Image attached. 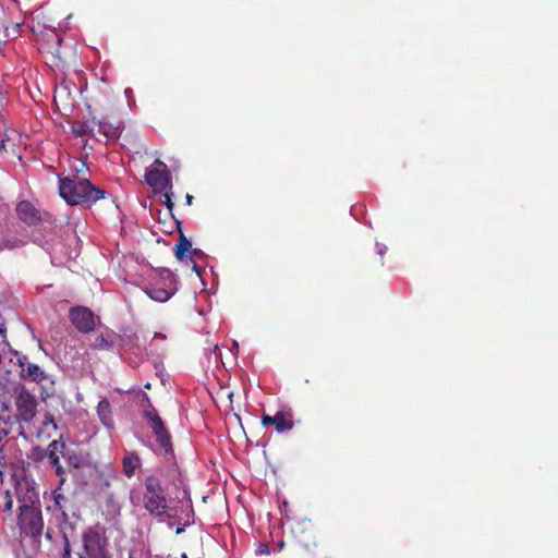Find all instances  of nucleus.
<instances>
[{"label":"nucleus","instance_id":"6e6552de","mask_svg":"<svg viewBox=\"0 0 558 558\" xmlns=\"http://www.w3.org/2000/svg\"><path fill=\"white\" fill-rule=\"evenodd\" d=\"M15 213L20 221L28 227H36L43 220H49L50 215L41 211L32 202L23 199L16 204Z\"/></svg>","mask_w":558,"mask_h":558},{"label":"nucleus","instance_id":"39448f33","mask_svg":"<svg viewBox=\"0 0 558 558\" xmlns=\"http://www.w3.org/2000/svg\"><path fill=\"white\" fill-rule=\"evenodd\" d=\"M37 399L26 389L21 391L15 397L16 414L14 415H0V421L5 425H14L16 423H31L37 413Z\"/></svg>","mask_w":558,"mask_h":558},{"label":"nucleus","instance_id":"72a5a7b5","mask_svg":"<svg viewBox=\"0 0 558 558\" xmlns=\"http://www.w3.org/2000/svg\"><path fill=\"white\" fill-rule=\"evenodd\" d=\"M5 247H9L8 245H4L2 241L0 240V252L4 250Z\"/></svg>","mask_w":558,"mask_h":558},{"label":"nucleus","instance_id":"4468645a","mask_svg":"<svg viewBox=\"0 0 558 558\" xmlns=\"http://www.w3.org/2000/svg\"><path fill=\"white\" fill-rule=\"evenodd\" d=\"M145 293L151 300L163 303L172 296L173 290L170 287L165 288V287H159L156 283H151L146 287Z\"/></svg>","mask_w":558,"mask_h":558},{"label":"nucleus","instance_id":"ea45409f","mask_svg":"<svg viewBox=\"0 0 558 558\" xmlns=\"http://www.w3.org/2000/svg\"><path fill=\"white\" fill-rule=\"evenodd\" d=\"M181 558H187V555L186 554H182Z\"/></svg>","mask_w":558,"mask_h":558},{"label":"nucleus","instance_id":"393cba45","mask_svg":"<svg viewBox=\"0 0 558 558\" xmlns=\"http://www.w3.org/2000/svg\"><path fill=\"white\" fill-rule=\"evenodd\" d=\"M5 498H7V501L4 504V511H9V510L12 509V504H13V501H12V499L10 497L9 492L5 493Z\"/></svg>","mask_w":558,"mask_h":558},{"label":"nucleus","instance_id":"c9c22d12","mask_svg":"<svg viewBox=\"0 0 558 558\" xmlns=\"http://www.w3.org/2000/svg\"><path fill=\"white\" fill-rule=\"evenodd\" d=\"M264 548H260V553L268 551L267 545H263Z\"/></svg>","mask_w":558,"mask_h":558},{"label":"nucleus","instance_id":"7ed1b4c3","mask_svg":"<svg viewBox=\"0 0 558 558\" xmlns=\"http://www.w3.org/2000/svg\"><path fill=\"white\" fill-rule=\"evenodd\" d=\"M143 399L146 402V409L143 411V417L147 421V424L155 435L160 452L165 456L172 454L173 446L171 435L167 429L165 422L160 417L158 411L151 404V401L146 393L143 395Z\"/></svg>","mask_w":558,"mask_h":558},{"label":"nucleus","instance_id":"bb28decb","mask_svg":"<svg viewBox=\"0 0 558 558\" xmlns=\"http://www.w3.org/2000/svg\"><path fill=\"white\" fill-rule=\"evenodd\" d=\"M3 414V415H11L10 414V407L8 403H2L1 407H0V415Z\"/></svg>","mask_w":558,"mask_h":558},{"label":"nucleus","instance_id":"412c9836","mask_svg":"<svg viewBox=\"0 0 558 558\" xmlns=\"http://www.w3.org/2000/svg\"><path fill=\"white\" fill-rule=\"evenodd\" d=\"M68 501V498L64 497L62 494L54 492V504L58 506V508L61 510L62 515L66 518V513L64 510V502Z\"/></svg>","mask_w":558,"mask_h":558},{"label":"nucleus","instance_id":"b1692460","mask_svg":"<svg viewBox=\"0 0 558 558\" xmlns=\"http://www.w3.org/2000/svg\"><path fill=\"white\" fill-rule=\"evenodd\" d=\"M98 345L100 348H105V349H108L109 348V343L108 341L104 338V336H99L97 339H96Z\"/></svg>","mask_w":558,"mask_h":558},{"label":"nucleus","instance_id":"6ab92c4d","mask_svg":"<svg viewBox=\"0 0 558 558\" xmlns=\"http://www.w3.org/2000/svg\"><path fill=\"white\" fill-rule=\"evenodd\" d=\"M64 444L59 442L58 440H52L48 446V457L52 466L56 468V472L58 475L63 473V470L59 463L58 451L60 448H63Z\"/></svg>","mask_w":558,"mask_h":558},{"label":"nucleus","instance_id":"e433bc0d","mask_svg":"<svg viewBox=\"0 0 558 558\" xmlns=\"http://www.w3.org/2000/svg\"><path fill=\"white\" fill-rule=\"evenodd\" d=\"M167 278L172 282L173 278H172V275L170 272H168V277Z\"/></svg>","mask_w":558,"mask_h":558},{"label":"nucleus","instance_id":"5701e85b","mask_svg":"<svg viewBox=\"0 0 558 558\" xmlns=\"http://www.w3.org/2000/svg\"><path fill=\"white\" fill-rule=\"evenodd\" d=\"M46 456V450L40 447H35L32 452V458L35 460H41Z\"/></svg>","mask_w":558,"mask_h":558},{"label":"nucleus","instance_id":"4c0bfd02","mask_svg":"<svg viewBox=\"0 0 558 558\" xmlns=\"http://www.w3.org/2000/svg\"><path fill=\"white\" fill-rule=\"evenodd\" d=\"M193 269L198 272L196 264L193 265Z\"/></svg>","mask_w":558,"mask_h":558},{"label":"nucleus","instance_id":"f3484780","mask_svg":"<svg viewBox=\"0 0 558 558\" xmlns=\"http://www.w3.org/2000/svg\"><path fill=\"white\" fill-rule=\"evenodd\" d=\"M123 472L126 477H132L141 466V459L135 452H126L122 459Z\"/></svg>","mask_w":558,"mask_h":558},{"label":"nucleus","instance_id":"a878e982","mask_svg":"<svg viewBox=\"0 0 558 558\" xmlns=\"http://www.w3.org/2000/svg\"><path fill=\"white\" fill-rule=\"evenodd\" d=\"M50 37L56 41L57 47H59L61 41H62V38H61L60 34H58L57 32L52 31L51 34H50Z\"/></svg>","mask_w":558,"mask_h":558},{"label":"nucleus","instance_id":"1a4fd4ad","mask_svg":"<svg viewBox=\"0 0 558 558\" xmlns=\"http://www.w3.org/2000/svg\"><path fill=\"white\" fill-rule=\"evenodd\" d=\"M295 542L306 550L317 546L314 526L310 521L298 522L292 527Z\"/></svg>","mask_w":558,"mask_h":558},{"label":"nucleus","instance_id":"0eeeda50","mask_svg":"<svg viewBox=\"0 0 558 558\" xmlns=\"http://www.w3.org/2000/svg\"><path fill=\"white\" fill-rule=\"evenodd\" d=\"M19 525L22 532L32 537L41 535L44 529V521L39 506L26 507L25 505L19 506Z\"/></svg>","mask_w":558,"mask_h":558},{"label":"nucleus","instance_id":"a211bd4d","mask_svg":"<svg viewBox=\"0 0 558 558\" xmlns=\"http://www.w3.org/2000/svg\"><path fill=\"white\" fill-rule=\"evenodd\" d=\"M97 414H98L101 423L106 427H108V428L113 427L114 422H113V417H112V413H111V407L107 399H102L98 402Z\"/></svg>","mask_w":558,"mask_h":558},{"label":"nucleus","instance_id":"4be33fe9","mask_svg":"<svg viewBox=\"0 0 558 558\" xmlns=\"http://www.w3.org/2000/svg\"><path fill=\"white\" fill-rule=\"evenodd\" d=\"M163 204L166 205L167 209L169 211H172L173 207H174V204L172 202V196H173V193H172V190H167V191H163Z\"/></svg>","mask_w":558,"mask_h":558},{"label":"nucleus","instance_id":"cd10ccee","mask_svg":"<svg viewBox=\"0 0 558 558\" xmlns=\"http://www.w3.org/2000/svg\"><path fill=\"white\" fill-rule=\"evenodd\" d=\"M9 141V138L5 136V137H2L0 140V154H2L3 151L7 150V142Z\"/></svg>","mask_w":558,"mask_h":558},{"label":"nucleus","instance_id":"473e14b6","mask_svg":"<svg viewBox=\"0 0 558 558\" xmlns=\"http://www.w3.org/2000/svg\"><path fill=\"white\" fill-rule=\"evenodd\" d=\"M183 532H184V526H178L177 530H175L177 534H181Z\"/></svg>","mask_w":558,"mask_h":558},{"label":"nucleus","instance_id":"9d476101","mask_svg":"<svg viewBox=\"0 0 558 558\" xmlns=\"http://www.w3.org/2000/svg\"><path fill=\"white\" fill-rule=\"evenodd\" d=\"M14 490L20 506H39V493L33 485V483H31L26 478L17 481Z\"/></svg>","mask_w":558,"mask_h":558},{"label":"nucleus","instance_id":"20e7f679","mask_svg":"<svg viewBox=\"0 0 558 558\" xmlns=\"http://www.w3.org/2000/svg\"><path fill=\"white\" fill-rule=\"evenodd\" d=\"M107 545V537L98 527H88L82 534L78 558H111Z\"/></svg>","mask_w":558,"mask_h":558},{"label":"nucleus","instance_id":"2f4dec72","mask_svg":"<svg viewBox=\"0 0 558 558\" xmlns=\"http://www.w3.org/2000/svg\"><path fill=\"white\" fill-rule=\"evenodd\" d=\"M155 338H160V339H166V336L163 333H160V332H156L155 333Z\"/></svg>","mask_w":558,"mask_h":558},{"label":"nucleus","instance_id":"f03ea898","mask_svg":"<svg viewBox=\"0 0 558 558\" xmlns=\"http://www.w3.org/2000/svg\"><path fill=\"white\" fill-rule=\"evenodd\" d=\"M144 508L153 515L158 518H172L170 514L169 506L160 483V480L155 475H149L144 481Z\"/></svg>","mask_w":558,"mask_h":558},{"label":"nucleus","instance_id":"58836bf2","mask_svg":"<svg viewBox=\"0 0 558 558\" xmlns=\"http://www.w3.org/2000/svg\"><path fill=\"white\" fill-rule=\"evenodd\" d=\"M145 388L149 389V388H150V384H149V383H147V384L145 385Z\"/></svg>","mask_w":558,"mask_h":558},{"label":"nucleus","instance_id":"7c9ffc66","mask_svg":"<svg viewBox=\"0 0 558 558\" xmlns=\"http://www.w3.org/2000/svg\"><path fill=\"white\" fill-rule=\"evenodd\" d=\"M193 196L191 194H186L185 196V202L187 205H192V202H193Z\"/></svg>","mask_w":558,"mask_h":558},{"label":"nucleus","instance_id":"9b49d317","mask_svg":"<svg viewBox=\"0 0 558 558\" xmlns=\"http://www.w3.org/2000/svg\"><path fill=\"white\" fill-rule=\"evenodd\" d=\"M69 317L75 328L83 333L90 332L95 327L94 314L87 307L75 306L71 308Z\"/></svg>","mask_w":558,"mask_h":558},{"label":"nucleus","instance_id":"aec40b11","mask_svg":"<svg viewBox=\"0 0 558 558\" xmlns=\"http://www.w3.org/2000/svg\"><path fill=\"white\" fill-rule=\"evenodd\" d=\"M96 126V121L93 119L89 121H74L71 125V130L76 137H82L93 132Z\"/></svg>","mask_w":558,"mask_h":558},{"label":"nucleus","instance_id":"f257e3e1","mask_svg":"<svg viewBox=\"0 0 558 558\" xmlns=\"http://www.w3.org/2000/svg\"><path fill=\"white\" fill-rule=\"evenodd\" d=\"M59 194L71 206L90 208L97 201L105 198L107 192L92 184L88 179L78 175H59Z\"/></svg>","mask_w":558,"mask_h":558},{"label":"nucleus","instance_id":"dca6fc26","mask_svg":"<svg viewBox=\"0 0 558 558\" xmlns=\"http://www.w3.org/2000/svg\"><path fill=\"white\" fill-rule=\"evenodd\" d=\"M177 229L179 231V243L174 245L173 253L177 259L182 260L185 253L191 248L192 243L191 241L185 236L181 229L182 221L177 220Z\"/></svg>","mask_w":558,"mask_h":558},{"label":"nucleus","instance_id":"f8f14e48","mask_svg":"<svg viewBox=\"0 0 558 558\" xmlns=\"http://www.w3.org/2000/svg\"><path fill=\"white\" fill-rule=\"evenodd\" d=\"M263 426L275 425L278 433L291 430L294 426L293 414L289 411H278L274 416L264 414L262 416Z\"/></svg>","mask_w":558,"mask_h":558},{"label":"nucleus","instance_id":"c85d7f7f","mask_svg":"<svg viewBox=\"0 0 558 558\" xmlns=\"http://www.w3.org/2000/svg\"><path fill=\"white\" fill-rule=\"evenodd\" d=\"M86 169H87L86 163H85V162H81L80 168H78V167L76 168V175H77L78 173H82V172H83L84 170H86Z\"/></svg>","mask_w":558,"mask_h":558},{"label":"nucleus","instance_id":"423d86ee","mask_svg":"<svg viewBox=\"0 0 558 558\" xmlns=\"http://www.w3.org/2000/svg\"><path fill=\"white\" fill-rule=\"evenodd\" d=\"M145 181L155 193H162L172 190V178L167 165L156 159L150 168L146 170Z\"/></svg>","mask_w":558,"mask_h":558},{"label":"nucleus","instance_id":"c756f323","mask_svg":"<svg viewBox=\"0 0 558 558\" xmlns=\"http://www.w3.org/2000/svg\"><path fill=\"white\" fill-rule=\"evenodd\" d=\"M182 498L187 499L191 502L189 492L185 488H183V490H182Z\"/></svg>","mask_w":558,"mask_h":558},{"label":"nucleus","instance_id":"ddd939ff","mask_svg":"<svg viewBox=\"0 0 558 558\" xmlns=\"http://www.w3.org/2000/svg\"><path fill=\"white\" fill-rule=\"evenodd\" d=\"M19 364L21 367V375L24 379L34 381L38 385H43L44 381L48 379L45 371L38 364L29 362L27 356L19 359Z\"/></svg>","mask_w":558,"mask_h":558},{"label":"nucleus","instance_id":"f704fd0d","mask_svg":"<svg viewBox=\"0 0 558 558\" xmlns=\"http://www.w3.org/2000/svg\"><path fill=\"white\" fill-rule=\"evenodd\" d=\"M3 98L4 97H3L2 88L0 87V102H2Z\"/></svg>","mask_w":558,"mask_h":558},{"label":"nucleus","instance_id":"2eb2a0df","mask_svg":"<svg viewBox=\"0 0 558 558\" xmlns=\"http://www.w3.org/2000/svg\"><path fill=\"white\" fill-rule=\"evenodd\" d=\"M97 130L100 134H102L108 141H117L121 134L120 124L113 125L105 120L96 121Z\"/></svg>","mask_w":558,"mask_h":558}]
</instances>
